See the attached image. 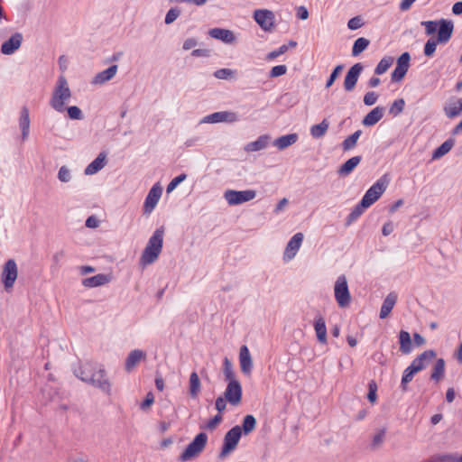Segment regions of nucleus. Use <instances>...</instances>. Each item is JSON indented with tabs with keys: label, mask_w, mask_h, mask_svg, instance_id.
Returning a JSON list of instances; mask_svg holds the SVG:
<instances>
[{
	"label": "nucleus",
	"mask_w": 462,
	"mask_h": 462,
	"mask_svg": "<svg viewBox=\"0 0 462 462\" xmlns=\"http://www.w3.org/2000/svg\"><path fill=\"white\" fill-rule=\"evenodd\" d=\"M376 391H377V385H376L375 382H374V381L370 382L367 399L372 403H374L376 401V398H377Z\"/></svg>",
	"instance_id": "nucleus-55"
},
{
	"label": "nucleus",
	"mask_w": 462,
	"mask_h": 462,
	"mask_svg": "<svg viewBox=\"0 0 462 462\" xmlns=\"http://www.w3.org/2000/svg\"><path fill=\"white\" fill-rule=\"evenodd\" d=\"M362 134L361 130H357L355 133H353L351 135H349L347 138H346L342 143V147L344 151H349L353 149Z\"/></svg>",
	"instance_id": "nucleus-38"
},
{
	"label": "nucleus",
	"mask_w": 462,
	"mask_h": 462,
	"mask_svg": "<svg viewBox=\"0 0 462 462\" xmlns=\"http://www.w3.org/2000/svg\"><path fill=\"white\" fill-rule=\"evenodd\" d=\"M210 37L220 40L225 43H232L235 42V35L232 31L223 28H213L208 31Z\"/></svg>",
	"instance_id": "nucleus-21"
},
{
	"label": "nucleus",
	"mask_w": 462,
	"mask_h": 462,
	"mask_svg": "<svg viewBox=\"0 0 462 462\" xmlns=\"http://www.w3.org/2000/svg\"><path fill=\"white\" fill-rule=\"evenodd\" d=\"M163 235L164 230L162 227L154 231L142 254V264H151L157 260L162 249Z\"/></svg>",
	"instance_id": "nucleus-2"
},
{
	"label": "nucleus",
	"mask_w": 462,
	"mask_h": 462,
	"mask_svg": "<svg viewBox=\"0 0 462 462\" xmlns=\"http://www.w3.org/2000/svg\"><path fill=\"white\" fill-rule=\"evenodd\" d=\"M287 67L285 65H277L272 68L270 71L271 78H277L286 74Z\"/></svg>",
	"instance_id": "nucleus-53"
},
{
	"label": "nucleus",
	"mask_w": 462,
	"mask_h": 462,
	"mask_svg": "<svg viewBox=\"0 0 462 462\" xmlns=\"http://www.w3.org/2000/svg\"><path fill=\"white\" fill-rule=\"evenodd\" d=\"M369 40L360 37L356 39L354 42L352 48V55L358 56L361 52H363L369 45Z\"/></svg>",
	"instance_id": "nucleus-40"
},
{
	"label": "nucleus",
	"mask_w": 462,
	"mask_h": 462,
	"mask_svg": "<svg viewBox=\"0 0 462 462\" xmlns=\"http://www.w3.org/2000/svg\"><path fill=\"white\" fill-rule=\"evenodd\" d=\"M417 374L414 372L410 366H408L404 371L402 377L401 386L402 391L407 390V384L412 381L414 374Z\"/></svg>",
	"instance_id": "nucleus-44"
},
{
	"label": "nucleus",
	"mask_w": 462,
	"mask_h": 462,
	"mask_svg": "<svg viewBox=\"0 0 462 462\" xmlns=\"http://www.w3.org/2000/svg\"><path fill=\"white\" fill-rule=\"evenodd\" d=\"M217 79H225L233 75V71L229 69H220L214 73Z\"/></svg>",
	"instance_id": "nucleus-61"
},
{
	"label": "nucleus",
	"mask_w": 462,
	"mask_h": 462,
	"mask_svg": "<svg viewBox=\"0 0 462 462\" xmlns=\"http://www.w3.org/2000/svg\"><path fill=\"white\" fill-rule=\"evenodd\" d=\"M117 69L116 65L110 66L108 69L97 73L94 77L92 83L95 85H102L106 81H109L116 76Z\"/></svg>",
	"instance_id": "nucleus-23"
},
{
	"label": "nucleus",
	"mask_w": 462,
	"mask_h": 462,
	"mask_svg": "<svg viewBox=\"0 0 462 462\" xmlns=\"http://www.w3.org/2000/svg\"><path fill=\"white\" fill-rule=\"evenodd\" d=\"M256 426V420L253 415H246L244 418L242 429L245 435L251 433Z\"/></svg>",
	"instance_id": "nucleus-42"
},
{
	"label": "nucleus",
	"mask_w": 462,
	"mask_h": 462,
	"mask_svg": "<svg viewBox=\"0 0 462 462\" xmlns=\"http://www.w3.org/2000/svg\"><path fill=\"white\" fill-rule=\"evenodd\" d=\"M162 194V187L159 184H154L150 189L144 201L143 211L145 214H150L154 209Z\"/></svg>",
	"instance_id": "nucleus-16"
},
{
	"label": "nucleus",
	"mask_w": 462,
	"mask_h": 462,
	"mask_svg": "<svg viewBox=\"0 0 462 462\" xmlns=\"http://www.w3.org/2000/svg\"><path fill=\"white\" fill-rule=\"evenodd\" d=\"M239 364L242 373L250 374L253 369V361L246 346H242L239 351Z\"/></svg>",
	"instance_id": "nucleus-20"
},
{
	"label": "nucleus",
	"mask_w": 462,
	"mask_h": 462,
	"mask_svg": "<svg viewBox=\"0 0 462 462\" xmlns=\"http://www.w3.org/2000/svg\"><path fill=\"white\" fill-rule=\"evenodd\" d=\"M189 384V392L190 396L192 398H196L199 395L201 389L200 380L196 372H192L190 374Z\"/></svg>",
	"instance_id": "nucleus-34"
},
{
	"label": "nucleus",
	"mask_w": 462,
	"mask_h": 462,
	"mask_svg": "<svg viewBox=\"0 0 462 462\" xmlns=\"http://www.w3.org/2000/svg\"><path fill=\"white\" fill-rule=\"evenodd\" d=\"M439 23L435 21L421 22V25L425 27V31L428 35L433 34L435 32H437Z\"/></svg>",
	"instance_id": "nucleus-49"
},
{
	"label": "nucleus",
	"mask_w": 462,
	"mask_h": 462,
	"mask_svg": "<svg viewBox=\"0 0 462 462\" xmlns=\"http://www.w3.org/2000/svg\"><path fill=\"white\" fill-rule=\"evenodd\" d=\"M389 180L385 176L378 179L365 193L361 201L362 206L371 207L374 202H376L380 197L385 191L388 186Z\"/></svg>",
	"instance_id": "nucleus-4"
},
{
	"label": "nucleus",
	"mask_w": 462,
	"mask_h": 462,
	"mask_svg": "<svg viewBox=\"0 0 462 462\" xmlns=\"http://www.w3.org/2000/svg\"><path fill=\"white\" fill-rule=\"evenodd\" d=\"M67 111L70 119L79 120L82 118V112L76 106L68 107Z\"/></svg>",
	"instance_id": "nucleus-54"
},
{
	"label": "nucleus",
	"mask_w": 462,
	"mask_h": 462,
	"mask_svg": "<svg viewBox=\"0 0 462 462\" xmlns=\"http://www.w3.org/2000/svg\"><path fill=\"white\" fill-rule=\"evenodd\" d=\"M347 26L350 30L360 28L362 26L361 19L359 17L351 18L347 23Z\"/></svg>",
	"instance_id": "nucleus-62"
},
{
	"label": "nucleus",
	"mask_w": 462,
	"mask_h": 462,
	"mask_svg": "<svg viewBox=\"0 0 462 462\" xmlns=\"http://www.w3.org/2000/svg\"><path fill=\"white\" fill-rule=\"evenodd\" d=\"M363 69L364 66L361 63H356L348 69L344 80L346 91L350 92L355 88Z\"/></svg>",
	"instance_id": "nucleus-13"
},
{
	"label": "nucleus",
	"mask_w": 462,
	"mask_h": 462,
	"mask_svg": "<svg viewBox=\"0 0 462 462\" xmlns=\"http://www.w3.org/2000/svg\"><path fill=\"white\" fill-rule=\"evenodd\" d=\"M224 375L226 382L238 381L233 370V366L228 358L224 360Z\"/></svg>",
	"instance_id": "nucleus-43"
},
{
	"label": "nucleus",
	"mask_w": 462,
	"mask_h": 462,
	"mask_svg": "<svg viewBox=\"0 0 462 462\" xmlns=\"http://www.w3.org/2000/svg\"><path fill=\"white\" fill-rule=\"evenodd\" d=\"M268 142L269 137L267 135H262L256 141L248 143L245 145V150L249 152L263 150L267 146Z\"/></svg>",
	"instance_id": "nucleus-33"
},
{
	"label": "nucleus",
	"mask_w": 462,
	"mask_h": 462,
	"mask_svg": "<svg viewBox=\"0 0 462 462\" xmlns=\"http://www.w3.org/2000/svg\"><path fill=\"white\" fill-rule=\"evenodd\" d=\"M255 196L256 191L254 189H246L241 191L227 189L224 193V198L230 206L239 205L253 200Z\"/></svg>",
	"instance_id": "nucleus-8"
},
{
	"label": "nucleus",
	"mask_w": 462,
	"mask_h": 462,
	"mask_svg": "<svg viewBox=\"0 0 462 462\" xmlns=\"http://www.w3.org/2000/svg\"><path fill=\"white\" fill-rule=\"evenodd\" d=\"M77 375L82 381L91 383L106 393L111 391V384L106 378L105 369L96 364L86 363L79 368Z\"/></svg>",
	"instance_id": "nucleus-1"
},
{
	"label": "nucleus",
	"mask_w": 462,
	"mask_h": 462,
	"mask_svg": "<svg viewBox=\"0 0 462 462\" xmlns=\"http://www.w3.org/2000/svg\"><path fill=\"white\" fill-rule=\"evenodd\" d=\"M436 356L433 350H426L419 355L409 365L414 372L419 373Z\"/></svg>",
	"instance_id": "nucleus-17"
},
{
	"label": "nucleus",
	"mask_w": 462,
	"mask_h": 462,
	"mask_svg": "<svg viewBox=\"0 0 462 462\" xmlns=\"http://www.w3.org/2000/svg\"><path fill=\"white\" fill-rule=\"evenodd\" d=\"M145 358V353L139 349H134L130 352L125 360V369L130 372L133 370L141 360Z\"/></svg>",
	"instance_id": "nucleus-26"
},
{
	"label": "nucleus",
	"mask_w": 462,
	"mask_h": 462,
	"mask_svg": "<svg viewBox=\"0 0 462 462\" xmlns=\"http://www.w3.org/2000/svg\"><path fill=\"white\" fill-rule=\"evenodd\" d=\"M453 143L451 141L444 142L440 146H439L432 153V159H439L440 157L447 154L452 148Z\"/></svg>",
	"instance_id": "nucleus-41"
},
{
	"label": "nucleus",
	"mask_w": 462,
	"mask_h": 462,
	"mask_svg": "<svg viewBox=\"0 0 462 462\" xmlns=\"http://www.w3.org/2000/svg\"><path fill=\"white\" fill-rule=\"evenodd\" d=\"M384 110L383 106L374 107L364 117L362 124L365 126L374 125L383 117Z\"/></svg>",
	"instance_id": "nucleus-22"
},
{
	"label": "nucleus",
	"mask_w": 462,
	"mask_h": 462,
	"mask_svg": "<svg viewBox=\"0 0 462 462\" xmlns=\"http://www.w3.org/2000/svg\"><path fill=\"white\" fill-rule=\"evenodd\" d=\"M106 165V154L101 152L98 156L89 163L85 169L86 175H93L99 171Z\"/></svg>",
	"instance_id": "nucleus-29"
},
{
	"label": "nucleus",
	"mask_w": 462,
	"mask_h": 462,
	"mask_svg": "<svg viewBox=\"0 0 462 462\" xmlns=\"http://www.w3.org/2000/svg\"><path fill=\"white\" fill-rule=\"evenodd\" d=\"M444 374L445 361L443 358H439L432 368L430 378L436 382H439L444 377Z\"/></svg>",
	"instance_id": "nucleus-36"
},
{
	"label": "nucleus",
	"mask_w": 462,
	"mask_h": 462,
	"mask_svg": "<svg viewBox=\"0 0 462 462\" xmlns=\"http://www.w3.org/2000/svg\"><path fill=\"white\" fill-rule=\"evenodd\" d=\"M334 294L336 301L340 308H346L349 306L351 296L345 275H340L337 279L334 286Z\"/></svg>",
	"instance_id": "nucleus-7"
},
{
	"label": "nucleus",
	"mask_w": 462,
	"mask_h": 462,
	"mask_svg": "<svg viewBox=\"0 0 462 462\" xmlns=\"http://www.w3.org/2000/svg\"><path fill=\"white\" fill-rule=\"evenodd\" d=\"M314 329L317 335L318 340L322 343H327V328L325 319L319 316L316 317L314 323Z\"/></svg>",
	"instance_id": "nucleus-30"
},
{
	"label": "nucleus",
	"mask_w": 462,
	"mask_h": 462,
	"mask_svg": "<svg viewBox=\"0 0 462 462\" xmlns=\"http://www.w3.org/2000/svg\"><path fill=\"white\" fill-rule=\"evenodd\" d=\"M222 420V415L217 414L212 419H210L204 426H200V428L213 431L214 430L217 429V427L221 423Z\"/></svg>",
	"instance_id": "nucleus-46"
},
{
	"label": "nucleus",
	"mask_w": 462,
	"mask_h": 462,
	"mask_svg": "<svg viewBox=\"0 0 462 462\" xmlns=\"http://www.w3.org/2000/svg\"><path fill=\"white\" fill-rule=\"evenodd\" d=\"M288 51V46L283 44L280 46L277 50H274L271 52H269L266 56L267 60H273L279 57L280 55L285 53Z\"/></svg>",
	"instance_id": "nucleus-51"
},
{
	"label": "nucleus",
	"mask_w": 462,
	"mask_h": 462,
	"mask_svg": "<svg viewBox=\"0 0 462 462\" xmlns=\"http://www.w3.org/2000/svg\"><path fill=\"white\" fill-rule=\"evenodd\" d=\"M227 400L224 396H219L216 399L215 407L218 411V414H221L225 411L226 408Z\"/></svg>",
	"instance_id": "nucleus-57"
},
{
	"label": "nucleus",
	"mask_w": 462,
	"mask_h": 462,
	"mask_svg": "<svg viewBox=\"0 0 462 462\" xmlns=\"http://www.w3.org/2000/svg\"><path fill=\"white\" fill-rule=\"evenodd\" d=\"M153 402H154L153 393L152 392H149L146 394L144 401L141 403L140 408L143 411L148 410L152 405Z\"/></svg>",
	"instance_id": "nucleus-58"
},
{
	"label": "nucleus",
	"mask_w": 462,
	"mask_h": 462,
	"mask_svg": "<svg viewBox=\"0 0 462 462\" xmlns=\"http://www.w3.org/2000/svg\"><path fill=\"white\" fill-rule=\"evenodd\" d=\"M23 35L20 32L13 34L9 40L5 41L1 46V51L5 55H11L17 51L22 44Z\"/></svg>",
	"instance_id": "nucleus-18"
},
{
	"label": "nucleus",
	"mask_w": 462,
	"mask_h": 462,
	"mask_svg": "<svg viewBox=\"0 0 462 462\" xmlns=\"http://www.w3.org/2000/svg\"><path fill=\"white\" fill-rule=\"evenodd\" d=\"M110 276L104 274V273H98L95 276L86 278L82 281L83 286L87 288H94L97 286H102L110 282Z\"/></svg>",
	"instance_id": "nucleus-25"
},
{
	"label": "nucleus",
	"mask_w": 462,
	"mask_h": 462,
	"mask_svg": "<svg viewBox=\"0 0 462 462\" xmlns=\"http://www.w3.org/2000/svg\"><path fill=\"white\" fill-rule=\"evenodd\" d=\"M207 442V434L204 432L199 433L180 454V460L185 462L197 457L204 449Z\"/></svg>",
	"instance_id": "nucleus-5"
},
{
	"label": "nucleus",
	"mask_w": 462,
	"mask_h": 462,
	"mask_svg": "<svg viewBox=\"0 0 462 462\" xmlns=\"http://www.w3.org/2000/svg\"><path fill=\"white\" fill-rule=\"evenodd\" d=\"M329 127V122L327 119H323L321 123L314 125L310 127V134L313 138H321L325 135Z\"/></svg>",
	"instance_id": "nucleus-35"
},
{
	"label": "nucleus",
	"mask_w": 462,
	"mask_h": 462,
	"mask_svg": "<svg viewBox=\"0 0 462 462\" xmlns=\"http://www.w3.org/2000/svg\"><path fill=\"white\" fill-rule=\"evenodd\" d=\"M58 178L62 182H68L70 180V172L69 170L66 166L60 167Z\"/></svg>",
	"instance_id": "nucleus-60"
},
{
	"label": "nucleus",
	"mask_w": 462,
	"mask_h": 462,
	"mask_svg": "<svg viewBox=\"0 0 462 462\" xmlns=\"http://www.w3.org/2000/svg\"><path fill=\"white\" fill-rule=\"evenodd\" d=\"M19 125L22 130V139L23 141H25L30 134V116L29 110L26 106H23L21 109Z\"/></svg>",
	"instance_id": "nucleus-24"
},
{
	"label": "nucleus",
	"mask_w": 462,
	"mask_h": 462,
	"mask_svg": "<svg viewBox=\"0 0 462 462\" xmlns=\"http://www.w3.org/2000/svg\"><path fill=\"white\" fill-rule=\"evenodd\" d=\"M238 117L236 113L231 111L215 112L204 117L203 123L216 124V123H234L237 121Z\"/></svg>",
	"instance_id": "nucleus-14"
},
{
	"label": "nucleus",
	"mask_w": 462,
	"mask_h": 462,
	"mask_svg": "<svg viewBox=\"0 0 462 462\" xmlns=\"http://www.w3.org/2000/svg\"><path fill=\"white\" fill-rule=\"evenodd\" d=\"M303 234L302 233H296L288 242L284 254H283V259L285 261H291L295 257L297 254L299 249L301 246L302 241H303Z\"/></svg>",
	"instance_id": "nucleus-15"
},
{
	"label": "nucleus",
	"mask_w": 462,
	"mask_h": 462,
	"mask_svg": "<svg viewBox=\"0 0 462 462\" xmlns=\"http://www.w3.org/2000/svg\"><path fill=\"white\" fill-rule=\"evenodd\" d=\"M361 160H362V157L358 156V155L348 159L337 170L338 175L343 176V177L348 176L355 170V168L360 163Z\"/></svg>",
	"instance_id": "nucleus-27"
},
{
	"label": "nucleus",
	"mask_w": 462,
	"mask_h": 462,
	"mask_svg": "<svg viewBox=\"0 0 462 462\" xmlns=\"http://www.w3.org/2000/svg\"><path fill=\"white\" fill-rule=\"evenodd\" d=\"M242 385L239 381L227 382L226 388L224 392V397L233 405L237 406L242 401Z\"/></svg>",
	"instance_id": "nucleus-11"
},
{
	"label": "nucleus",
	"mask_w": 462,
	"mask_h": 462,
	"mask_svg": "<svg viewBox=\"0 0 462 462\" xmlns=\"http://www.w3.org/2000/svg\"><path fill=\"white\" fill-rule=\"evenodd\" d=\"M411 56L408 52H403L397 60V64L393 71L392 72V81L399 82L406 75L410 67Z\"/></svg>",
	"instance_id": "nucleus-12"
},
{
	"label": "nucleus",
	"mask_w": 462,
	"mask_h": 462,
	"mask_svg": "<svg viewBox=\"0 0 462 462\" xmlns=\"http://www.w3.org/2000/svg\"><path fill=\"white\" fill-rule=\"evenodd\" d=\"M241 435L242 430L239 426L233 427L226 433L222 449L219 454L220 458H225L236 448Z\"/></svg>",
	"instance_id": "nucleus-6"
},
{
	"label": "nucleus",
	"mask_w": 462,
	"mask_h": 462,
	"mask_svg": "<svg viewBox=\"0 0 462 462\" xmlns=\"http://www.w3.org/2000/svg\"><path fill=\"white\" fill-rule=\"evenodd\" d=\"M438 42V40H435L433 38L428 40L424 46V54L428 57H431L436 51Z\"/></svg>",
	"instance_id": "nucleus-47"
},
{
	"label": "nucleus",
	"mask_w": 462,
	"mask_h": 462,
	"mask_svg": "<svg viewBox=\"0 0 462 462\" xmlns=\"http://www.w3.org/2000/svg\"><path fill=\"white\" fill-rule=\"evenodd\" d=\"M99 226V220L95 216H90L86 220V226L89 228H96Z\"/></svg>",
	"instance_id": "nucleus-63"
},
{
	"label": "nucleus",
	"mask_w": 462,
	"mask_h": 462,
	"mask_svg": "<svg viewBox=\"0 0 462 462\" xmlns=\"http://www.w3.org/2000/svg\"><path fill=\"white\" fill-rule=\"evenodd\" d=\"M393 63V58L391 56L383 57L377 64L374 72L377 75L385 73Z\"/></svg>",
	"instance_id": "nucleus-39"
},
{
	"label": "nucleus",
	"mask_w": 462,
	"mask_h": 462,
	"mask_svg": "<svg viewBox=\"0 0 462 462\" xmlns=\"http://www.w3.org/2000/svg\"><path fill=\"white\" fill-rule=\"evenodd\" d=\"M438 27V42L446 43L451 38L453 32V23L451 21L440 20Z\"/></svg>",
	"instance_id": "nucleus-19"
},
{
	"label": "nucleus",
	"mask_w": 462,
	"mask_h": 462,
	"mask_svg": "<svg viewBox=\"0 0 462 462\" xmlns=\"http://www.w3.org/2000/svg\"><path fill=\"white\" fill-rule=\"evenodd\" d=\"M397 300V295L393 292L389 293L384 299L380 310V318L385 319L391 313Z\"/></svg>",
	"instance_id": "nucleus-28"
},
{
	"label": "nucleus",
	"mask_w": 462,
	"mask_h": 462,
	"mask_svg": "<svg viewBox=\"0 0 462 462\" xmlns=\"http://www.w3.org/2000/svg\"><path fill=\"white\" fill-rule=\"evenodd\" d=\"M71 92L64 76L59 77L50 100L51 106L57 112H64L65 103L70 98Z\"/></svg>",
	"instance_id": "nucleus-3"
},
{
	"label": "nucleus",
	"mask_w": 462,
	"mask_h": 462,
	"mask_svg": "<svg viewBox=\"0 0 462 462\" xmlns=\"http://www.w3.org/2000/svg\"><path fill=\"white\" fill-rule=\"evenodd\" d=\"M393 229H394V226H393V222L388 221L383 226L382 233L383 236H387L393 233Z\"/></svg>",
	"instance_id": "nucleus-64"
},
{
	"label": "nucleus",
	"mask_w": 462,
	"mask_h": 462,
	"mask_svg": "<svg viewBox=\"0 0 462 462\" xmlns=\"http://www.w3.org/2000/svg\"><path fill=\"white\" fill-rule=\"evenodd\" d=\"M400 350L403 354L411 353L412 349L410 333L406 330H401L399 333Z\"/></svg>",
	"instance_id": "nucleus-32"
},
{
	"label": "nucleus",
	"mask_w": 462,
	"mask_h": 462,
	"mask_svg": "<svg viewBox=\"0 0 462 462\" xmlns=\"http://www.w3.org/2000/svg\"><path fill=\"white\" fill-rule=\"evenodd\" d=\"M180 15V11L174 8H171L168 11L165 16V23L170 24L173 23L178 16Z\"/></svg>",
	"instance_id": "nucleus-59"
},
{
	"label": "nucleus",
	"mask_w": 462,
	"mask_h": 462,
	"mask_svg": "<svg viewBox=\"0 0 462 462\" xmlns=\"http://www.w3.org/2000/svg\"><path fill=\"white\" fill-rule=\"evenodd\" d=\"M378 95L375 92H367L364 97V103L366 106H373L376 103Z\"/></svg>",
	"instance_id": "nucleus-56"
},
{
	"label": "nucleus",
	"mask_w": 462,
	"mask_h": 462,
	"mask_svg": "<svg viewBox=\"0 0 462 462\" xmlns=\"http://www.w3.org/2000/svg\"><path fill=\"white\" fill-rule=\"evenodd\" d=\"M404 106L405 102L402 98L396 99L390 106L389 113L396 116L403 111Z\"/></svg>",
	"instance_id": "nucleus-45"
},
{
	"label": "nucleus",
	"mask_w": 462,
	"mask_h": 462,
	"mask_svg": "<svg viewBox=\"0 0 462 462\" xmlns=\"http://www.w3.org/2000/svg\"><path fill=\"white\" fill-rule=\"evenodd\" d=\"M17 275L18 268L15 261L14 259L7 260L1 274V281L5 290H10L14 287Z\"/></svg>",
	"instance_id": "nucleus-9"
},
{
	"label": "nucleus",
	"mask_w": 462,
	"mask_h": 462,
	"mask_svg": "<svg viewBox=\"0 0 462 462\" xmlns=\"http://www.w3.org/2000/svg\"><path fill=\"white\" fill-rule=\"evenodd\" d=\"M254 19L263 31H271L274 25L275 15L268 9H257L254 12Z\"/></svg>",
	"instance_id": "nucleus-10"
},
{
	"label": "nucleus",
	"mask_w": 462,
	"mask_h": 462,
	"mask_svg": "<svg viewBox=\"0 0 462 462\" xmlns=\"http://www.w3.org/2000/svg\"><path fill=\"white\" fill-rule=\"evenodd\" d=\"M297 141H298V134H290L282 135V136L277 138L273 142V144L279 150H283V149L294 144Z\"/></svg>",
	"instance_id": "nucleus-31"
},
{
	"label": "nucleus",
	"mask_w": 462,
	"mask_h": 462,
	"mask_svg": "<svg viewBox=\"0 0 462 462\" xmlns=\"http://www.w3.org/2000/svg\"><path fill=\"white\" fill-rule=\"evenodd\" d=\"M342 69H343L342 65H337L335 67V69H333L332 73L330 74V76L326 83V88H328L333 85V83L335 82V80L337 79V78L338 77V75Z\"/></svg>",
	"instance_id": "nucleus-52"
},
{
	"label": "nucleus",
	"mask_w": 462,
	"mask_h": 462,
	"mask_svg": "<svg viewBox=\"0 0 462 462\" xmlns=\"http://www.w3.org/2000/svg\"><path fill=\"white\" fill-rule=\"evenodd\" d=\"M368 208V207H365V206H362V201H360L356 207L355 208L353 209V211L349 214V219L350 220H356V218H358L362 214L363 212L365 211V209Z\"/></svg>",
	"instance_id": "nucleus-50"
},
{
	"label": "nucleus",
	"mask_w": 462,
	"mask_h": 462,
	"mask_svg": "<svg viewBox=\"0 0 462 462\" xmlns=\"http://www.w3.org/2000/svg\"><path fill=\"white\" fill-rule=\"evenodd\" d=\"M444 111L448 118L457 116L462 112V98H459L457 103L445 106Z\"/></svg>",
	"instance_id": "nucleus-37"
},
{
	"label": "nucleus",
	"mask_w": 462,
	"mask_h": 462,
	"mask_svg": "<svg viewBox=\"0 0 462 462\" xmlns=\"http://www.w3.org/2000/svg\"><path fill=\"white\" fill-rule=\"evenodd\" d=\"M186 174L183 173L171 180V181L167 186V192L170 193L173 191L180 182L186 180Z\"/></svg>",
	"instance_id": "nucleus-48"
}]
</instances>
